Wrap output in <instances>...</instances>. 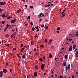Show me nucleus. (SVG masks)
Masks as SVG:
<instances>
[{
	"mask_svg": "<svg viewBox=\"0 0 78 78\" xmlns=\"http://www.w3.org/2000/svg\"><path fill=\"white\" fill-rule=\"evenodd\" d=\"M70 69V64H69L68 65V67H67L65 69L66 72H67V70H68V69Z\"/></svg>",
	"mask_w": 78,
	"mask_h": 78,
	"instance_id": "1",
	"label": "nucleus"
},
{
	"mask_svg": "<svg viewBox=\"0 0 78 78\" xmlns=\"http://www.w3.org/2000/svg\"><path fill=\"white\" fill-rule=\"evenodd\" d=\"M6 14L5 13H4L3 14L1 15H0V16H1V17H2L3 18H5V15Z\"/></svg>",
	"mask_w": 78,
	"mask_h": 78,
	"instance_id": "2",
	"label": "nucleus"
},
{
	"mask_svg": "<svg viewBox=\"0 0 78 78\" xmlns=\"http://www.w3.org/2000/svg\"><path fill=\"white\" fill-rule=\"evenodd\" d=\"M5 4V2H0V5H4Z\"/></svg>",
	"mask_w": 78,
	"mask_h": 78,
	"instance_id": "3",
	"label": "nucleus"
},
{
	"mask_svg": "<svg viewBox=\"0 0 78 78\" xmlns=\"http://www.w3.org/2000/svg\"><path fill=\"white\" fill-rule=\"evenodd\" d=\"M34 76L35 77H36V76H37V73H36V72H34Z\"/></svg>",
	"mask_w": 78,
	"mask_h": 78,
	"instance_id": "4",
	"label": "nucleus"
},
{
	"mask_svg": "<svg viewBox=\"0 0 78 78\" xmlns=\"http://www.w3.org/2000/svg\"><path fill=\"white\" fill-rule=\"evenodd\" d=\"M45 67V66H44V64H42L41 66V69H44Z\"/></svg>",
	"mask_w": 78,
	"mask_h": 78,
	"instance_id": "5",
	"label": "nucleus"
},
{
	"mask_svg": "<svg viewBox=\"0 0 78 78\" xmlns=\"http://www.w3.org/2000/svg\"><path fill=\"white\" fill-rule=\"evenodd\" d=\"M16 19H14L12 20L11 21V23L12 24V23H14L15 22H16Z\"/></svg>",
	"mask_w": 78,
	"mask_h": 78,
	"instance_id": "6",
	"label": "nucleus"
},
{
	"mask_svg": "<svg viewBox=\"0 0 78 78\" xmlns=\"http://www.w3.org/2000/svg\"><path fill=\"white\" fill-rule=\"evenodd\" d=\"M3 76V71H1L0 72V76L2 77Z\"/></svg>",
	"mask_w": 78,
	"mask_h": 78,
	"instance_id": "7",
	"label": "nucleus"
},
{
	"mask_svg": "<svg viewBox=\"0 0 78 78\" xmlns=\"http://www.w3.org/2000/svg\"><path fill=\"white\" fill-rule=\"evenodd\" d=\"M3 72L4 73H6L7 72V70L5 69H3Z\"/></svg>",
	"mask_w": 78,
	"mask_h": 78,
	"instance_id": "8",
	"label": "nucleus"
},
{
	"mask_svg": "<svg viewBox=\"0 0 78 78\" xmlns=\"http://www.w3.org/2000/svg\"><path fill=\"white\" fill-rule=\"evenodd\" d=\"M63 65L64 66H66V65H67V63L66 62L63 63Z\"/></svg>",
	"mask_w": 78,
	"mask_h": 78,
	"instance_id": "9",
	"label": "nucleus"
},
{
	"mask_svg": "<svg viewBox=\"0 0 78 78\" xmlns=\"http://www.w3.org/2000/svg\"><path fill=\"white\" fill-rule=\"evenodd\" d=\"M76 47V45H74L73 46V50H75V47Z\"/></svg>",
	"mask_w": 78,
	"mask_h": 78,
	"instance_id": "10",
	"label": "nucleus"
},
{
	"mask_svg": "<svg viewBox=\"0 0 78 78\" xmlns=\"http://www.w3.org/2000/svg\"><path fill=\"white\" fill-rule=\"evenodd\" d=\"M66 16V14L64 13V14H62L61 16V17H62V18L64 17V16Z\"/></svg>",
	"mask_w": 78,
	"mask_h": 78,
	"instance_id": "11",
	"label": "nucleus"
},
{
	"mask_svg": "<svg viewBox=\"0 0 78 78\" xmlns=\"http://www.w3.org/2000/svg\"><path fill=\"white\" fill-rule=\"evenodd\" d=\"M68 56V55H65V58L66 59H67V57Z\"/></svg>",
	"mask_w": 78,
	"mask_h": 78,
	"instance_id": "12",
	"label": "nucleus"
},
{
	"mask_svg": "<svg viewBox=\"0 0 78 78\" xmlns=\"http://www.w3.org/2000/svg\"><path fill=\"white\" fill-rule=\"evenodd\" d=\"M49 57L50 58H51H51H52V55H51V54H49Z\"/></svg>",
	"mask_w": 78,
	"mask_h": 78,
	"instance_id": "13",
	"label": "nucleus"
},
{
	"mask_svg": "<svg viewBox=\"0 0 78 78\" xmlns=\"http://www.w3.org/2000/svg\"><path fill=\"white\" fill-rule=\"evenodd\" d=\"M72 46H70L69 49V51H72Z\"/></svg>",
	"mask_w": 78,
	"mask_h": 78,
	"instance_id": "14",
	"label": "nucleus"
},
{
	"mask_svg": "<svg viewBox=\"0 0 78 78\" xmlns=\"http://www.w3.org/2000/svg\"><path fill=\"white\" fill-rule=\"evenodd\" d=\"M5 45L7 46V47H9V44H5Z\"/></svg>",
	"mask_w": 78,
	"mask_h": 78,
	"instance_id": "15",
	"label": "nucleus"
},
{
	"mask_svg": "<svg viewBox=\"0 0 78 78\" xmlns=\"http://www.w3.org/2000/svg\"><path fill=\"white\" fill-rule=\"evenodd\" d=\"M24 49L23 48L20 51V53H22V51H23V50H24Z\"/></svg>",
	"mask_w": 78,
	"mask_h": 78,
	"instance_id": "16",
	"label": "nucleus"
},
{
	"mask_svg": "<svg viewBox=\"0 0 78 78\" xmlns=\"http://www.w3.org/2000/svg\"><path fill=\"white\" fill-rule=\"evenodd\" d=\"M42 14V13H40V14L38 15V17H41V15Z\"/></svg>",
	"mask_w": 78,
	"mask_h": 78,
	"instance_id": "17",
	"label": "nucleus"
},
{
	"mask_svg": "<svg viewBox=\"0 0 78 78\" xmlns=\"http://www.w3.org/2000/svg\"><path fill=\"white\" fill-rule=\"evenodd\" d=\"M20 12H21V9H19V10H18L17 11V13H20Z\"/></svg>",
	"mask_w": 78,
	"mask_h": 78,
	"instance_id": "18",
	"label": "nucleus"
},
{
	"mask_svg": "<svg viewBox=\"0 0 78 78\" xmlns=\"http://www.w3.org/2000/svg\"><path fill=\"white\" fill-rule=\"evenodd\" d=\"M39 60H40V61H41V62L43 61V60H42V58H40L39 59Z\"/></svg>",
	"mask_w": 78,
	"mask_h": 78,
	"instance_id": "19",
	"label": "nucleus"
},
{
	"mask_svg": "<svg viewBox=\"0 0 78 78\" xmlns=\"http://www.w3.org/2000/svg\"><path fill=\"white\" fill-rule=\"evenodd\" d=\"M34 30H35V28L34 27H33L32 28V31H34Z\"/></svg>",
	"mask_w": 78,
	"mask_h": 78,
	"instance_id": "20",
	"label": "nucleus"
},
{
	"mask_svg": "<svg viewBox=\"0 0 78 78\" xmlns=\"http://www.w3.org/2000/svg\"><path fill=\"white\" fill-rule=\"evenodd\" d=\"M7 29H8L7 27H5L4 30V31H6V30H7Z\"/></svg>",
	"mask_w": 78,
	"mask_h": 78,
	"instance_id": "21",
	"label": "nucleus"
},
{
	"mask_svg": "<svg viewBox=\"0 0 78 78\" xmlns=\"http://www.w3.org/2000/svg\"><path fill=\"white\" fill-rule=\"evenodd\" d=\"M11 27V25H8V24H7L6 25V27H7V28H8V27Z\"/></svg>",
	"mask_w": 78,
	"mask_h": 78,
	"instance_id": "22",
	"label": "nucleus"
},
{
	"mask_svg": "<svg viewBox=\"0 0 78 78\" xmlns=\"http://www.w3.org/2000/svg\"><path fill=\"white\" fill-rule=\"evenodd\" d=\"M44 45H41L40 46V48H44Z\"/></svg>",
	"mask_w": 78,
	"mask_h": 78,
	"instance_id": "23",
	"label": "nucleus"
},
{
	"mask_svg": "<svg viewBox=\"0 0 78 78\" xmlns=\"http://www.w3.org/2000/svg\"><path fill=\"white\" fill-rule=\"evenodd\" d=\"M1 23H2V24H4V23H5V21H2V22H1Z\"/></svg>",
	"mask_w": 78,
	"mask_h": 78,
	"instance_id": "24",
	"label": "nucleus"
},
{
	"mask_svg": "<svg viewBox=\"0 0 78 78\" xmlns=\"http://www.w3.org/2000/svg\"><path fill=\"white\" fill-rule=\"evenodd\" d=\"M11 18H12V16H8L7 17L8 19H11Z\"/></svg>",
	"mask_w": 78,
	"mask_h": 78,
	"instance_id": "25",
	"label": "nucleus"
},
{
	"mask_svg": "<svg viewBox=\"0 0 78 78\" xmlns=\"http://www.w3.org/2000/svg\"><path fill=\"white\" fill-rule=\"evenodd\" d=\"M38 53L37 52H36L35 54V56H37V55H38Z\"/></svg>",
	"mask_w": 78,
	"mask_h": 78,
	"instance_id": "26",
	"label": "nucleus"
},
{
	"mask_svg": "<svg viewBox=\"0 0 78 78\" xmlns=\"http://www.w3.org/2000/svg\"><path fill=\"white\" fill-rule=\"evenodd\" d=\"M16 55L18 56V58H21V57H20V55H19L18 54H17Z\"/></svg>",
	"mask_w": 78,
	"mask_h": 78,
	"instance_id": "27",
	"label": "nucleus"
},
{
	"mask_svg": "<svg viewBox=\"0 0 78 78\" xmlns=\"http://www.w3.org/2000/svg\"><path fill=\"white\" fill-rule=\"evenodd\" d=\"M16 34V32H14V33H13V34L12 35H13V36H15V34Z\"/></svg>",
	"mask_w": 78,
	"mask_h": 78,
	"instance_id": "28",
	"label": "nucleus"
},
{
	"mask_svg": "<svg viewBox=\"0 0 78 78\" xmlns=\"http://www.w3.org/2000/svg\"><path fill=\"white\" fill-rule=\"evenodd\" d=\"M41 28H44V24L42 25L41 26Z\"/></svg>",
	"mask_w": 78,
	"mask_h": 78,
	"instance_id": "29",
	"label": "nucleus"
},
{
	"mask_svg": "<svg viewBox=\"0 0 78 78\" xmlns=\"http://www.w3.org/2000/svg\"><path fill=\"white\" fill-rule=\"evenodd\" d=\"M28 19H31V17L29 16H28Z\"/></svg>",
	"mask_w": 78,
	"mask_h": 78,
	"instance_id": "30",
	"label": "nucleus"
},
{
	"mask_svg": "<svg viewBox=\"0 0 78 78\" xmlns=\"http://www.w3.org/2000/svg\"><path fill=\"white\" fill-rule=\"evenodd\" d=\"M57 30H60V27H58V28H57Z\"/></svg>",
	"mask_w": 78,
	"mask_h": 78,
	"instance_id": "31",
	"label": "nucleus"
},
{
	"mask_svg": "<svg viewBox=\"0 0 78 78\" xmlns=\"http://www.w3.org/2000/svg\"><path fill=\"white\" fill-rule=\"evenodd\" d=\"M31 45H34V44H33V41H31Z\"/></svg>",
	"mask_w": 78,
	"mask_h": 78,
	"instance_id": "32",
	"label": "nucleus"
},
{
	"mask_svg": "<svg viewBox=\"0 0 78 78\" xmlns=\"http://www.w3.org/2000/svg\"><path fill=\"white\" fill-rule=\"evenodd\" d=\"M45 43H47V39H45Z\"/></svg>",
	"mask_w": 78,
	"mask_h": 78,
	"instance_id": "33",
	"label": "nucleus"
},
{
	"mask_svg": "<svg viewBox=\"0 0 78 78\" xmlns=\"http://www.w3.org/2000/svg\"><path fill=\"white\" fill-rule=\"evenodd\" d=\"M39 28V26H37L35 27V28L37 30Z\"/></svg>",
	"mask_w": 78,
	"mask_h": 78,
	"instance_id": "34",
	"label": "nucleus"
},
{
	"mask_svg": "<svg viewBox=\"0 0 78 78\" xmlns=\"http://www.w3.org/2000/svg\"><path fill=\"white\" fill-rule=\"evenodd\" d=\"M48 7H50V4H48L47 5Z\"/></svg>",
	"mask_w": 78,
	"mask_h": 78,
	"instance_id": "35",
	"label": "nucleus"
},
{
	"mask_svg": "<svg viewBox=\"0 0 78 78\" xmlns=\"http://www.w3.org/2000/svg\"><path fill=\"white\" fill-rule=\"evenodd\" d=\"M41 20H42V18H41L39 20V22H41Z\"/></svg>",
	"mask_w": 78,
	"mask_h": 78,
	"instance_id": "36",
	"label": "nucleus"
},
{
	"mask_svg": "<svg viewBox=\"0 0 78 78\" xmlns=\"http://www.w3.org/2000/svg\"><path fill=\"white\" fill-rule=\"evenodd\" d=\"M43 58H44V59H45V57L44 55H43Z\"/></svg>",
	"mask_w": 78,
	"mask_h": 78,
	"instance_id": "37",
	"label": "nucleus"
},
{
	"mask_svg": "<svg viewBox=\"0 0 78 78\" xmlns=\"http://www.w3.org/2000/svg\"><path fill=\"white\" fill-rule=\"evenodd\" d=\"M25 55H23L22 57V58H25Z\"/></svg>",
	"mask_w": 78,
	"mask_h": 78,
	"instance_id": "38",
	"label": "nucleus"
},
{
	"mask_svg": "<svg viewBox=\"0 0 78 78\" xmlns=\"http://www.w3.org/2000/svg\"><path fill=\"white\" fill-rule=\"evenodd\" d=\"M65 11H66V8H65L63 11V12L64 13V12H65Z\"/></svg>",
	"mask_w": 78,
	"mask_h": 78,
	"instance_id": "39",
	"label": "nucleus"
},
{
	"mask_svg": "<svg viewBox=\"0 0 78 78\" xmlns=\"http://www.w3.org/2000/svg\"><path fill=\"white\" fill-rule=\"evenodd\" d=\"M75 56H76V57H78V54H76Z\"/></svg>",
	"mask_w": 78,
	"mask_h": 78,
	"instance_id": "40",
	"label": "nucleus"
},
{
	"mask_svg": "<svg viewBox=\"0 0 78 78\" xmlns=\"http://www.w3.org/2000/svg\"><path fill=\"white\" fill-rule=\"evenodd\" d=\"M24 48V49H25L26 48H27V46L25 45L24 46V48Z\"/></svg>",
	"mask_w": 78,
	"mask_h": 78,
	"instance_id": "41",
	"label": "nucleus"
},
{
	"mask_svg": "<svg viewBox=\"0 0 78 78\" xmlns=\"http://www.w3.org/2000/svg\"><path fill=\"white\" fill-rule=\"evenodd\" d=\"M35 69L36 70L38 69V68L37 66H35Z\"/></svg>",
	"mask_w": 78,
	"mask_h": 78,
	"instance_id": "42",
	"label": "nucleus"
},
{
	"mask_svg": "<svg viewBox=\"0 0 78 78\" xmlns=\"http://www.w3.org/2000/svg\"><path fill=\"white\" fill-rule=\"evenodd\" d=\"M9 15L8 14H7L6 15H5V17H7Z\"/></svg>",
	"mask_w": 78,
	"mask_h": 78,
	"instance_id": "43",
	"label": "nucleus"
},
{
	"mask_svg": "<svg viewBox=\"0 0 78 78\" xmlns=\"http://www.w3.org/2000/svg\"><path fill=\"white\" fill-rule=\"evenodd\" d=\"M48 26H46V29H48Z\"/></svg>",
	"mask_w": 78,
	"mask_h": 78,
	"instance_id": "44",
	"label": "nucleus"
},
{
	"mask_svg": "<svg viewBox=\"0 0 78 78\" xmlns=\"http://www.w3.org/2000/svg\"><path fill=\"white\" fill-rule=\"evenodd\" d=\"M50 42H52V40L51 39H50Z\"/></svg>",
	"mask_w": 78,
	"mask_h": 78,
	"instance_id": "45",
	"label": "nucleus"
},
{
	"mask_svg": "<svg viewBox=\"0 0 78 78\" xmlns=\"http://www.w3.org/2000/svg\"><path fill=\"white\" fill-rule=\"evenodd\" d=\"M55 77L57 78V77L58 76V75H57V74H55Z\"/></svg>",
	"mask_w": 78,
	"mask_h": 78,
	"instance_id": "46",
	"label": "nucleus"
},
{
	"mask_svg": "<svg viewBox=\"0 0 78 78\" xmlns=\"http://www.w3.org/2000/svg\"><path fill=\"white\" fill-rule=\"evenodd\" d=\"M46 74H47V73H45L44 74V76H45V75H46Z\"/></svg>",
	"mask_w": 78,
	"mask_h": 78,
	"instance_id": "47",
	"label": "nucleus"
},
{
	"mask_svg": "<svg viewBox=\"0 0 78 78\" xmlns=\"http://www.w3.org/2000/svg\"><path fill=\"white\" fill-rule=\"evenodd\" d=\"M75 54H78V51H77L76 52V53H75Z\"/></svg>",
	"mask_w": 78,
	"mask_h": 78,
	"instance_id": "48",
	"label": "nucleus"
},
{
	"mask_svg": "<svg viewBox=\"0 0 78 78\" xmlns=\"http://www.w3.org/2000/svg\"><path fill=\"white\" fill-rule=\"evenodd\" d=\"M57 33H59V32L58 30H57L56 31Z\"/></svg>",
	"mask_w": 78,
	"mask_h": 78,
	"instance_id": "49",
	"label": "nucleus"
},
{
	"mask_svg": "<svg viewBox=\"0 0 78 78\" xmlns=\"http://www.w3.org/2000/svg\"><path fill=\"white\" fill-rule=\"evenodd\" d=\"M10 72H11V73H12V69H10Z\"/></svg>",
	"mask_w": 78,
	"mask_h": 78,
	"instance_id": "50",
	"label": "nucleus"
},
{
	"mask_svg": "<svg viewBox=\"0 0 78 78\" xmlns=\"http://www.w3.org/2000/svg\"><path fill=\"white\" fill-rule=\"evenodd\" d=\"M48 4H49L50 3H51V2H48Z\"/></svg>",
	"mask_w": 78,
	"mask_h": 78,
	"instance_id": "51",
	"label": "nucleus"
},
{
	"mask_svg": "<svg viewBox=\"0 0 78 78\" xmlns=\"http://www.w3.org/2000/svg\"><path fill=\"white\" fill-rule=\"evenodd\" d=\"M51 48H52V49H53V48H54V47L52 46L51 47Z\"/></svg>",
	"mask_w": 78,
	"mask_h": 78,
	"instance_id": "52",
	"label": "nucleus"
},
{
	"mask_svg": "<svg viewBox=\"0 0 78 78\" xmlns=\"http://www.w3.org/2000/svg\"><path fill=\"white\" fill-rule=\"evenodd\" d=\"M37 31H39V29L38 28L37 29Z\"/></svg>",
	"mask_w": 78,
	"mask_h": 78,
	"instance_id": "53",
	"label": "nucleus"
},
{
	"mask_svg": "<svg viewBox=\"0 0 78 78\" xmlns=\"http://www.w3.org/2000/svg\"><path fill=\"white\" fill-rule=\"evenodd\" d=\"M31 25H33V22H31Z\"/></svg>",
	"mask_w": 78,
	"mask_h": 78,
	"instance_id": "54",
	"label": "nucleus"
},
{
	"mask_svg": "<svg viewBox=\"0 0 78 78\" xmlns=\"http://www.w3.org/2000/svg\"><path fill=\"white\" fill-rule=\"evenodd\" d=\"M14 26H15V27H16V25H12V27H14Z\"/></svg>",
	"mask_w": 78,
	"mask_h": 78,
	"instance_id": "55",
	"label": "nucleus"
},
{
	"mask_svg": "<svg viewBox=\"0 0 78 78\" xmlns=\"http://www.w3.org/2000/svg\"><path fill=\"white\" fill-rule=\"evenodd\" d=\"M72 39H69V41H72Z\"/></svg>",
	"mask_w": 78,
	"mask_h": 78,
	"instance_id": "56",
	"label": "nucleus"
},
{
	"mask_svg": "<svg viewBox=\"0 0 78 78\" xmlns=\"http://www.w3.org/2000/svg\"><path fill=\"white\" fill-rule=\"evenodd\" d=\"M15 31V29H13L12 30V31Z\"/></svg>",
	"mask_w": 78,
	"mask_h": 78,
	"instance_id": "57",
	"label": "nucleus"
},
{
	"mask_svg": "<svg viewBox=\"0 0 78 78\" xmlns=\"http://www.w3.org/2000/svg\"><path fill=\"white\" fill-rule=\"evenodd\" d=\"M34 51H36V49H34Z\"/></svg>",
	"mask_w": 78,
	"mask_h": 78,
	"instance_id": "58",
	"label": "nucleus"
},
{
	"mask_svg": "<svg viewBox=\"0 0 78 78\" xmlns=\"http://www.w3.org/2000/svg\"><path fill=\"white\" fill-rule=\"evenodd\" d=\"M50 5L51 6H52L53 5V4H50Z\"/></svg>",
	"mask_w": 78,
	"mask_h": 78,
	"instance_id": "59",
	"label": "nucleus"
},
{
	"mask_svg": "<svg viewBox=\"0 0 78 78\" xmlns=\"http://www.w3.org/2000/svg\"><path fill=\"white\" fill-rule=\"evenodd\" d=\"M71 67H73V65H72V64H71Z\"/></svg>",
	"mask_w": 78,
	"mask_h": 78,
	"instance_id": "60",
	"label": "nucleus"
},
{
	"mask_svg": "<svg viewBox=\"0 0 78 78\" xmlns=\"http://www.w3.org/2000/svg\"><path fill=\"white\" fill-rule=\"evenodd\" d=\"M75 35H76V36H78V34H75Z\"/></svg>",
	"mask_w": 78,
	"mask_h": 78,
	"instance_id": "61",
	"label": "nucleus"
},
{
	"mask_svg": "<svg viewBox=\"0 0 78 78\" xmlns=\"http://www.w3.org/2000/svg\"><path fill=\"white\" fill-rule=\"evenodd\" d=\"M2 9H1V8H0V12H2Z\"/></svg>",
	"mask_w": 78,
	"mask_h": 78,
	"instance_id": "62",
	"label": "nucleus"
},
{
	"mask_svg": "<svg viewBox=\"0 0 78 78\" xmlns=\"http://www.w3.org/2000/svg\"><path fill=\"white\" fill-rule=\"evenodd\" d=\"M64 12H62V13H60V14H64Z\"/></svg>",
	"mask_w": 78,
	"mask_h": 78,
	"instance_id": "63",
	"label": "nucleus"
},
{
	"mask_svg": "<svg viewBox=\"0 0 78 78\" xmlns=\"http://www.w3.org/2000/svg\"><path fill=\"white\" fill-rule=\"evenodd\" d=\"M30 8H33V6H30Z\"/></svg>",
	"mask_w": 78,
	"mask_h": 78,
	"instance_id": "64",
	"label": "nucleus"
}]
</instances>
